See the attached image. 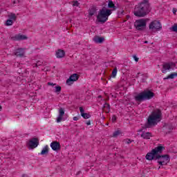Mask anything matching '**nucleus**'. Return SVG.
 <instances>
[{"label": "nucleus", "instance_id": "obj_1", "mask_svg": "<svg viewBox=\"0 0 177 177\" xmlns=\"http://www.w3.org/2000/svg\"><path fill=\"white\" fill-rule=\"evenodd\" d=\"M151 10L149 0H144L135 6L133 13L137 17H145L150 13Z\"/></svg>", "mask_w": 177, "mask_h": 177}, {"label": "nucleus", "instance_id": "obj_2", "mask_svg": "<svg viewBox=\"0 0 177 177\" xmlns=\"http://www.w3.org/2000/svg\"><path fill=\"white\" fill-rule=\"evenodd\" d=\"M162 116V113L161 112V110L158 109L153 110L148 117L147 122L145 124L146 128H151V127L157 125V123L161 121Z\"/></svg>", "mask_w": 177, "mask_h": 177}, {"label": "nucleus", "instance_id": "obj_3", "mask_svg": "<svg viewBox=\"0 0 177 177\" xmlns=\"http://www.w3.org/2000/svg\"><path fill=\"white\" fill-rule=\"evenodd\" d=\"M113 13V10L107 8V7H103L100 10L98 15H97V21L104 24L107 20H109V16Z\"/></svg>", "mask_w": 177, "mask_h": 177}, {"label": "nucleus", "instance_id": "obj_4", "mask_svg": "<svg viewBox=\"0 0 177 177\" xmlns=\"http://www.w3.org/2000/svg\"><path fill=\"white\" fill-rule=\"evenodd\" d=\"M153 97H154V93L149 90H146L136 95L135 100L136 102H145V100H150Z\"/></svg>", "mask_w": 177, "mask_h": 177}, {"label": "nucleus", "instance_id": "obj_5", "mask_svg": "<svg viewBox=\"0 0 177 177\" xmlns=\"http://www.w3.org/2000/svg\"><path fill=\"white\" fill-rule=\"evenodd\" d=\"M161 28H162V26L160 21L155 20L149 24V30L151 33L157 32V31H160Z\"/></svg>", "mask_w": 177, "mask_h": 177}, {"label": "nucleus", "instance_id": "obj_6", "mask_svg": "<svg viewBox=\"0 0 177 177\" xmlns=\"http://www.w3.org/2000/svg\"><path fill=\"white\" fill-rule=\"evenodd\" d=\"M146 19H138L134 23V26L138 31H143L146 28Z\"/></svg>", "mask_w": 177, "mask_h": 177}, {"label": "nucleus", "instance_id": "obj_7", "mask_svg": "<svg viewBox=\"0 0 177 177\" xmlns=\"http://www.w3.org/2000/svg\"><path fill=\"white\" fill-rule=\"evenodd\" d=\"M39 145V140L37 138H33L29 140V142L27 143V147L28 149H35L36 147H38V145Z\"/></svg>", "mask_w": 177, "mask_h": 177}, {"label": "nucleus", "instance_id": "obj_8", "mask_svg": "<svg viewBox=\"0 0 177 177\" xmlns=\"http://www.w3.org/2000/svg\"><path fill=\"white\" fill-rule=\"evenodd\" d=\"M165 150V147H162L161 144L158 145V147L152 149V153L156 156H160L162 151Z\"/></svg>", "mask_w": 177, "mask_h": 177}, {"label": "nucleus", "instance_id": "obj_9", "mask_svg": "<svg viewBox=\"0 0 177 177\" xmlns=\"http://www.w3.org/2000/svg\"><path fill=\"white\" fill-rule=\"evenodd\" d=\"M78 74L74 73L70 76V77L66 80L67 85H73L75 81L78 80Z\"/></svg>", "mask_w": 177, "mask_h": 177}, {"label": "nucleus", "instance_id": "obj_10", "mask_svg": "<svg viewBox=\"0 0 177 177\" xmlns=\"http://www.w3.org/2000/svg\"><path fill=\"white\" fill-rule=\"evenodd\" d=\"M157 160L160 161H165V164L167 165L168 162L170 161L171 158H169V155H158L156 156Z\"/></svg>", "mask_w": 177, "mask_h": 177}, {"label": "nucleus", "instance_id": "obj_11", "mask_svg": "<svg viewBox=\"0 0 177 177\" xmlns=\"http://www.w3.org/2000/svg\"><path fill=\"white\" fill-rule=\"evenodd\" d=\"M27 36L21 34L16 35L10 37L12 41H24V39H27Z\"/></svg>", "mask_w": 177, "mask_h": 177}, {"label": "nucleus", "instance_id": "obj_12", "mask_svg": "<svg viewBox=\"0 0 177 177\" xmlns=\"http://www.w3.org/2000/svg\"><path fill=\"white\" fill-rule=\"evenodd\" d=\"M158 155H156L154 152H153V150H151V152H149L147 153L145 158L147 160H149V161H151L152 160H154L155 161H157V156Z\"/></svg>", "mask_w": 177, "mask_h": 177}, {"label": "nucleus", "instance_id": "obj_13", "mask_svg": "<svg viewBox=\"0 0 177 177\" xmlns=\"http://www.w3.org/2000/svg\"><path fill=\"white\" fill-rule=\"evenodd\" d=\"M26 53V51H24V48H17L15 53H14V55L15 56H17V57H24V55Z\"/></svg>", "mask_w": 177, "mask_h": 177}, {"label": "nucleus", "instance_id": "obj_14", "mask_svg": "<svg viewBox=\"0 0 177 177\" xmlns=\"http://www.w3.org/2000/svg\"><path fill=\"white\" fill-rule=\"evenodd\" d=\"M50 147L54 151H58V150H60V142L54 141L50 143Z\"/></svg>", "mask_w": 177, "mask_h": 177}, {"label": "nucleus", "instance_id": "obj_15", "mask_svg": "<svg viewBox=\"0 0 177 177\" xmlns=\"http://www.w3.org/2000/svg\"><path fill=\"white\" fill-rule=\"evenodd\" d=\"M80 111L82 117L84 118V120H88V118H91V114L84 113L85 109H84L82 106L80 107Z\"/></svg>", "mask_w": 177, "mask_h": 177}, {"label": "nucleus", "instance_id": "obj_16", "mask_svg": "<svg viewBox=\"0 0 177 177\" xmlns=\"http://www.w3.org/2000/svg\"><path fill=\"white\" fill-rule=\"evenodd\" d=\"M64 115V109L60 108L59 110V115L57 118V122H62L63 121V116Z\"/></svg>", "mask_w": 177, "mask_h": 177}, {"label": "nucleus", "instance_id": "obj_17", "mask_svg": "<svg viewBox=\"0 0 177 177\" xmlns=\"http://www.w3.org/2000/svg\"><path fill=\"white\" fill-rule=\"evenodd\" d=\"M170 68H171V64L170 63H165L162 65V73H163V74H165V73H167V70H169Z\"/></svg>", "mask_w": 177, "mask_h": 177}, {"label": "nucleus", "instance_id": "obj_18", "mask_svg": "<svg viewBox=\"0 0 177 177\" xmlns=\"http://www.w3.org/2000/svg\"><path fill=\"white\" fill-rule=\"evenodd\" d=\"M65 55H66V53L63 50H58L56 52V56L57 59H62V57H64Z\"/></svg>", "mask_w": 177, "mask_h": 177}, {"label": "nucleus", "instance_id": "obj_19", "mask_svg": "<svg viewBox=\"0 0 177 177\" xmlns=\"http://www.w3.org/2000/svg\"><path fill=\"white\" fill-rule=\"evenodd\" d=\"M40 154L41 156L49 154V147L48 145H46L41 150V152L40 153Z\"/></svg>", "mask_w": 177, "mask_h": 177}, {"label": "nucleus", "instance_id": "obj_20", "mask_svg": "<svg viewBox=\"0 0 177 177\" xmlns=\"http://www.w3.org/2000/svg\"><path fill=\"white\" fill-rule=\"evenodd\" d=\"M97 9L95 7H92L89 10H88V17H92V16L96 15Z\"/></svg>", "mask_w": 177, "mask_h": 177}, {"label": "nucleus", "instance_id": "obj_21", "mask_svg": "<svg viewBox=\"0 0 177 177\" xmlns=\"http://www.w3.org/2000/svg\"><path fill=\"white\" fill-rule=\"evenodd\" d=\"M108 8H109V9H113L112 11L115 10L117 9L115 4H114V2H113V1L111 0H109Z\"/></svg>", "mask_w": 177, "mask_h": 177}, {"label": "nucleus", "instance_id": "obj_22", "mask_svg": "<svg viewBox=\"0 0 177 177\" xmlns=\"http://www.w3.org/2000/svg\"><path fill=\"white\" fill-rule=\"evenodd\" d=\"M93 41L95 44H102L104 41V38L96 36L93 38Z\"/></svg>", "mask_w": 177, "mask_h": 177}, {"label": "nucleus", "instance_id": "obj_23", "mask_svg": "<svg viewBox=\"0 0 177 177\" xmlns=\"http://www.w3.org/2000/svg\"><path fill=\"white\" fill-rule=\"evenodd\" d=\"M165 128L166 133H169V132L174 129V127L171 124H165Z\"/></svg>", "mask_w": 177, "mask_h": 177}, {"label": "nucleus", "instance_id": "obj_24", "mask_svg": "<svg viewBox=\"0 0 177 177\" xmlns=\"http://www.w3.org/2000/svg\"><path fill=\"white\" fill-rule=\"evenodd\" d=\"M141 138H143V139H150V138H151V133H150V132H143L141 134Z\"/></svg>", "mask_w": 177, "mask_h": 177}, {"label": "nucleus", "instance_id": "obj_25", "mask_svg": "<svg viewBox=\"0 0 177 177\" xmlns=\"http://www.w3.org/2000/svg\"><path fill=\"white\" fill-rule=\"evenodd\" d=\"M8 19L10 20H12V21H16V19H17V17L16 16V14L11 12L8 15Z\"/></svg>", "mask_w": 177, "mask_h": 177}, {"label": "nucleus", "instance_id": "obj_26", "mask_svg": "<svg viewBox=\"0 0 177 177\" xmlns=\"http://www.w3.org/2000/svg\"><path fill=\"white\" fill-rule=\"evenodd\" d=\"M175 77H177V73H173L170 75H169L165 80H174Z\"/></svg>", "mask_w": 177, "mask_h": 177}, {"label": "nucleus", "instance_id": "obj_27", "mask_svg": "<svg viewBox=\"0 0 177 177\" xmlns=\"http://www.w3.org/2000/svg\"><path fill=\"white\" fill-rule=\"evenodd\" d=\"M104 109L105 113H110V104H109L108 103H105L104 104Z\"/></svg>", "mask_w": 177, "mask_h": 177}, {"label": "nucleus", "instance_id": "obj_28", "mask_svg": "<svg viewBox=\"0 0 177 177\" xmlns=\"http://www.w3.org/2000/svg\"><path fill=\"white\" fill-rule=\"evenodd\" d=\"M43 62L41 61H37L36 63L32 64L33 67H39V66H42Z\"/></svg>", "mask_w": 177, "mask_h": 177}, {"label": "nucleus", "instance_id": "obj_29", "mask_svg": "<svg viewBox=\"0 0 177 177\" xmlns=\"http://www.w3.org/2000/svg\"><path fill=\"white\" fill-rule=\"evenodd\" d=\"M118 71V70L117 69V68H115L113 69V71H112V77L113 78H115L116 75H117V72Z\"/></svg>", "mask_w": 177, "mask_h": 177}, {"label": "nucleus", "instance_id": "obj_30", "mask_svg": "<svg viewBox=\"0 0 177 177\" xmlns=\"http://www.w3.org/2000/svg\"><path fill=\"white\" fill-rule=\"evenodd\" d=\"M120 133H121V131H120V130L115 131L113 133V137L117 138V136H118V135H120Z\"/></svg>", "mask_w": 177, "mask_h": 177}, {"label": "nucleus", "instance_id": "obj_31", "mask_svg": "<svg viewBox=\"0 0 177 177\" xmlns=\"http://www.w3.org/2000/svg\"><path fill=\"white\" fill-rule=\"evenodd\" d=\"M13 25V20L8 19L6 22V26H12Z\"/></svg>", "mask_w": 177, "mask_h": 177}, {"label": "nucleus", "instance_id": "obj_32", "mask_svg": "<svg viewBox=\"0 0 177 177\" xmlns=\"http://www.w3.org/2000/svg\"><path fill=\"white\" fill-rule=\"evenodd\" d=\"M142 82H146V80H147V74L145 73V74H142Z\"/></svg>", "mask_w": 177, "mask_h": 177}, {"label": "nucleus", "instance_id": "obj_33", "mask_svg": "<svg viewBox=\"0 0 177 177\" xmlns=\"http://www.w3.org/2000/svg\"><path fill=\"white\" fill-rule=\"evenodd\" d=\"M55 88V92L56 93H57V92H62V87L60 86H57Z\"/></svg>", "mask_w": 177, "mask_h": 177}, {"label": "nucleus", "instance_id": "obj_34", "mask_svg": "<svg viewBox=\"0 0 177 177\" xmlns=\"http://www.w3.org/2000/svg\"><path fill=\"white\" fill-rule=\"evenodd\" d=\"M125 143H127V145H131V143H132V142H133V140H131V139H125L124 140Z\"/></svg>", "mask_w": 177, "mask_h": 177}, {"label": "nucleus", "instance_id": "obj_35", "mask_svg": "<svg viewBox=\"0 0 177 177\" xmlns=\"http://www.w3.org/2000/svg\"><path fill=\"white\" fill-rule=\"evenodd\" d=\"M171 30L174 32H177V24H174V26H172Z\"/></svg>", "mask_w": 177, "mask_h": 177}, {"label": "nucleus", "instance_id": "obj_36", "mask_svg": "<svg viewBox=\"0 0 177 177\" xmlns=\"http://www.w3.org/2000/svg\"><path fill=\"white\" fill-rule=\"evenodd\" d=\"M158 164L159 165H165V161H162V160H158Z\"/></svg>", "mask_w": 177, "mask_h": 177}, {"label": "nucleus", "instance_id": "obj_37", "mask_svg": "<svg viewBox=\"0 0 177 177\" xmlns=\"http://www.w3.org/2000/svg\"><path fill=\"white\" fill-rule=\"evenodd\" d=\"M73 6H80V3L78 2V1H73Z\"/></svg>", "mask_w": 177, "mask_h": 177}, {"label": "nucleus", "instance_id": "obj_38", "mask_svg": "<svg viewBox=\"0 0 177 177\" xmlns=\"http://www.w3.org/2000/svg\"><path fill=\"white\" fill-rule=\"evenodd\" d=\"M116 120H117V117L115 116V115H113L112 116L111 121H112V122H115Z\"/></svg>", "mask_w": 177, "mask_h": 177}, {"label": "nucleus", "instance_id": "obj_39", "mask_svg": "<svg viewBox=\"0 0 177 177\" xmlns=\"http://www.w3.org/2000/svg\"><path fill=\"white\" fill-rule=\"evenodd\" d=\"M135 62H139V58L136 55H133Z\"/></svg>", "mask_w": 177, "mask_h": 177}, {"label": "nucleus", "instance_id": "obj_40", "mask_svg": "<svg viewBox=\"0 0 177 177\" xmlns=\"http://www.w3.org/2000/svg\"><path fill=\"white\" fill-rule=\"evenodd\" d=\"M78 120H80V117L78 116L73 117V121H78Z\"/></svg>", "mask_w": 177, "mask_h": 177}, {"label": "nucleus", "instance_id": "obj_41", "mask_svg": "<svg viewBox=\"0 0 177 177\" xmlns=\"http://www.w3.org/2000/svg\"><path fill=\"white\" fill-rule=\"evenodd\" d=\"M20 3V0H17V1L14 0L13 2H12V3H13L14 5H15V3Z\"/></svg>", "mask_w": 177, "mask_h": 177}, {"label": "nucleus", "instance_id": "obj_42", "mask_svg": "<svg viewBox=\"0 0 177 177\" xmlns=\"http://www.w3.org/2000/svg\"><path fill=\"white\" fill-rule=\"evenodd\" d=\"M48 85L50 86H55V85H56V84H53L52 82H48Z\"/></svg>", "mask_w": 177, "mask_h": 177}, {"label": "nucleus", "instance_id": "obj_43", "mask_svg": "<svg viewBox=\"0 0 177 177\" xmlns=\"http://www.w3.org/2000/svg\"><path fill=\"white\" fill-rule=\"evenodd\" d=\"M177 9L176 8H173V13L174 15H176Z\"/></svg>", "mask_w": 177, "mask_h": 177}, {"label": "nucleus", "instance_id": "obj_44", "mask_svg": "<svg viewBox=\"0 0 177 177\" xmlns=\"http://www.w3.org/2000/svg\"><path fill=\"white\" fill-rule=\"evenodd\" d=\"M140 74V73H138L137 75H136V78H139V75Z\"/></svg>", "mask_w": 177, "mask_h": 177}, {"label": "nucleus", "instance_id": "obj_45", "mask_svg": "<svg viewBox=\"0 0 177 177\" xmlns=\"http://www.w3.org/2000/svg\"><path fill=\"white\" fill-rule=\"evenodd\" d=\"M86 125H91V121H88V122H86Z\"/></svg>", "mask_w": 177, "mask_h": 177}, {"label": "nucleus", "instance_id": "obj_46", "mask_svg": "<svg viewBox=\"0 0 177 177\" xmlns=\"http://www.w3.org/2000/svg\"><path fill=\"white\" fill-rule=\"evenodd\" d=\"M28 176L27 174H22V177H28Z\"/></svg>", "mask_w": 177, "mask_h": 177}, {"label": "nucleus", "instance_id": "obj_47", "mask_svg": "<svg viewBox=\"0 0 177 177\" xmlns=\"http://www.w3.org/2000/svg\"><path fill=\"white\" fill-rule=\"evenodd\" d=\"M120 15H124V10H122V11L120 12Z\"/></svg>", "mask_w": 177, "mask_h": 177}, {"label": "nucleus", "instance_id": "obj_48", "mask_svg": "<svg viewBox=\"0 0 177 177\" xmlns=\"http://www.w3.org/2000/svg\"><path fill=\"white\" fill-rule=\"evenodd\" d=\"M98 98H99V99H102V95H99V96H98Z\"/></svg>", "mask_w": 177, "mask_h": 177}, {"label": "nucleus", "instance_id": "obj_49", "mask_svg": "<svg viewBox=\"0 0 177 177\" xmlns=\"http://www.w3.org/2000/svg\"><path fill=\"white\" fill-rule=\"evenodd\" d=\"M80 174H81V171H78L77 175H80Z\"/></svg>", "mask_w": 177, "mask_h": 177}, {"label": "nucleus", "instance_id": "obj_50", "mask_svg": "<svg viewBox=\"0 0 177 177\" xmlns=\"http://www.w3.org/2000/svg\"><path fill=\"white\" fill-rule=\"evenodd\" d=\"M1 110H2V106H0V111H1Z\"/></svg>", "mask_w": 177, "mask_h": 177}, {"label": "nucleus", "instance_id": "obj_51", "mask_svg": "<svg viewBox=\"0 0 177 177\" xmlns=\"http://www.w3.org/2000/svg\"><path fill=\"white\" fill-rule=\"evenodd\" d=\"M127 19H129V15H127Z\"/></svg>", "mask_w": 177, "mask_h": 177}, {"label": "nucleus", "instance_id": "obj_52", "mask_svg": "<svg viewBox=\"0 0 177 177\" xmlns=\"http://www.w3.org/2000/svg\"><path fill=\"white\" fill-rule=\"evenodd\" d=\"M160 168H161V167L160 166L158 169H160Z\"/></svg>", "mask_w": 177, "mask_h": 177}, {"label": "nucleus", "instance_id": "obj_53", "mask_svg": "<svg viewBox=\"0 0 177 177\" xmlns=\"http://www.w3.org/2000/svg\"><path fill=\"white\" fill-rule=\"evenodd\" d=\"M145 44H147V41H145Z\"/></svg>", "mask_w": 177, "mask_h": 177}, {"label": "nucleus", "instance_id": "obj_54", "mask_svg": "<svg viewBox=\"0 0 177 177\" xmlns=\"http://www.w3.org/2000/svg\"><path fill=\"white\" fill-rule=\"evenodd\" d=\"M174 64V63L171 62V65Z\"/></svg>", "mask_w": 177, "mask_h": 177}]
</instances>
